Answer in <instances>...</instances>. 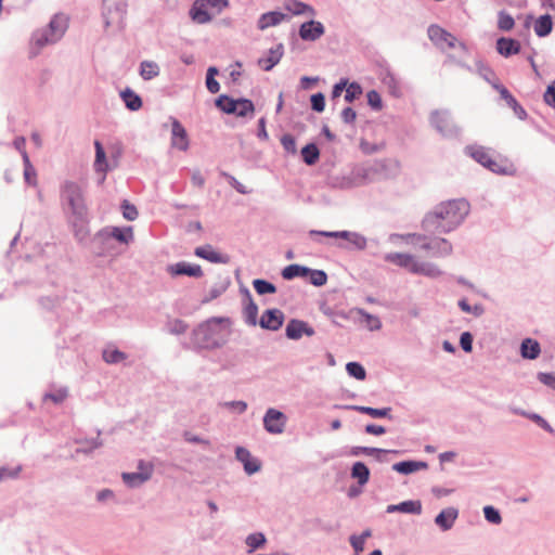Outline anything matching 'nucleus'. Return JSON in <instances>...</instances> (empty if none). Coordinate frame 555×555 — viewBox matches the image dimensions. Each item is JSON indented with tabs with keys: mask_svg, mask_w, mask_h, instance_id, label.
I'll return each mask as SVG.
<instances>
[{
	"mask_svg": "<svg viewBox=\"0 0 555 555\" xmlns=\"http://www.w3.org/2000/svg\"><path fill=\"white\" fill-rule=\"evenodd\" d=\"M537 378L543 385H545L552 389H555V374L540 372V373H538Z\"/></svg>",
	"mask_w": 555,
	"mask_h": 555,
	"instance_id": "obj_63",
	"label": "nucleus"
},
{
	"mask_svg": "<svg viewBox=\"0 0 555 555\" xmlns=\"http://www.w3.org/2000/svg\"><path fill=\"white\" fill-rule=\"evenodd\" d=\"M138 469L139 472L134 473H121V480L128 488H140L152 478L153 465L151 463L140 460L138 462Z\"/></svg>",
	"mask_w": 555,
	"mask_h": 555,
	"instance_id": "obj_8",
	"label": "nucleus"
},
{
	"mask_svg": "<svg viewBox=\"0 0 555 555\" xmlns=\"http://www.w3.org/2000/svg\"><path fill=\"white\" fill-rule=\"evenodd\" d=\"M281 144L286 153L292 155L297 153L296 140L292 134L286 133L282 135Z\"/></svg>",
	"mask_w": 555,
	"mask_h": 555,
	"instance_id": "obj_57",
	"label": "nucleus"
},
{
	"mask_svg": "<svg viewBox=\"0 0 555 555\" xmlns=\"http://www.w3.org/2000/svg\"><path fill=\"white\" fill-rule=\"evenodd\" d=\"M528 418L530 421H532L533 423H535L538 426H540L541 428H543L545 431L554 435L555 434V430L554 428L550 425V423L543 418L540 414L538 413H533L531 412L530 415H528Z\"/></svg>",
	"mask_w": 555,
	"mask_h": 555,
	"instance_id": "obj_60",
	"label": "nucleus"
},
{
	"mask_svg": "<svg viewBox=\"0 0 555 555\" xmlns=\"http://www.w3.org/2000/svg\"><path fill=\"white\" fill-rule=\"evenodd\" d=\"M362 94V87L353 81L346 87L345 101L348 103L353 102Z\"/></svg>",
	"mask_w": 555,
	"mask_h": 555,
	"instance_id": "obj_56",
	"label": "nucleus"
},
{
	"mask_svg": "<svg viewBox=\"0 0 555 555\" xmlns=\"http://www.w3.org/2000/svg\"><path fill=\"white\" fill-rule=\"evenodd\" d=\"M253 287L255 288L256 293L260 296L276 293V286L273 283L263 279H255L253 281Z\"/></svg>",
	"mask_w": 555,
	"mask_h": 555,
	"instance_id": "obj_47",
	"label": "nucleus"
},
{
	"mask_svg": "<svg viewBox=\"0 0 555 555\" xmlns=\"http://www.w3.org/2000/svg\"><path fill=\"white\" fill-rule=\"evenodd\" d=\"M346 371L349 376H351L358 380H363L366 377L365 369L359 362H348L346 364Z\"/></svg>",
	"mask_w": 555,
	"mask_h": 555,
	"instance_id": "obj_50",
	"label": "nucleus"
},
{
	"mask_svg": "<svg viewBox=\"0 0 555 555\" xmlns=\"http://www.w3.org/2000/svg\"><path fill=\"white\" fill-rule=\"evenodd\" d=\"M267 539L263 533L255 532L247 535L245 542L248 546V553H253L266 543Z\"/></svg>",
	"mask_w": 555,
	"mask_h": 555,
	"instance_id": "obj_49",
	"label": "nucleus"
},
{
	"mask_svg": "<svg viewBox=\"0 0 555 555\" xmlns=\"http://www.w3.org/2000/svg\"><path fill=\"white\" fill-rule=\"evenodd\" d=\"M188 327V324L180 319L169 320L166 323V328L168 333L172 335H181L186 332Z\"/></svg>",
	"mask_w": 555,
	"mask_h": 555,
	"instance_id": "obj_52",
	"label": "nucleus"
},
{
	"mask_svg": "<svg viewBox=\"0 0 555 555\" xmlns=\"http://www.w3.org/2000/svg\"><path fill=\"white\" fill-rule=\"evenodd\" d=\"M544 101L547 105L555 108V80L546 88Z\"/></svg>",
	"mask_w": 555,
	"mask_h": 555,
	"instance_id": "obj_64",
	"label": "nucleus"
},
{
	"mask_svg": "<svg viewBox=\"0 0 555 555\" xmlns=\"http://www.w3.org/2000/svg\"><path fill=\"white\" fill-rule=\"evenodd\" d=\"M469 209V203L464 198L442 202L425 215L422 228L430 234H448L463 223Z\"/></svg>",
	"mask_w": 555,
	"mask_h": 555,
	"instance_id": "obj_1",
	"label": "nucleus"
},
{
	"mask_svg": "<svg viewBox=\"0 0 555 555\" xmlns=\"http://www.w3.org/2000/svg\"><path fill=\"white\" fill-rule=\"evenodd\" d=\"M132 238L131 228H127L126 231L118 227L105 228L99 231L93 240L94 244L99 246V255H105L111 248L114 241L119 243L128 244Z\"/></svg>",
	"mask_w": 555,
	"mask_h": 555,
	"instance_id": "obj_6",
	"label": "nucleus"
},
{
	"mask_svg": "<svg viewBox=\"0 0 555 555\" xmlns=\"http://www.w3.org/2000/svg\"><path fill=\"white\" fill-rule=\"evenodd\" d=\"M289 15L280 11H270L259 16L257 27L259 30H264L269 27L276 26L284 21H289Z\"/></svg>",
	"mask_w": 555,
	"mask_h": 555,
	"instance_id": "obj_20",
	"label": "nucleus"
},
{
	"mask_svg": "<svg viewBox=\"0 0 555 555\" xmlns=\"http://www.w3.org/2000/svg\"><path fill=\"white\" fill-rule=\"evenodd\" d=\"M166 271L172 278L178 275H188L198 279L204 275L199 264L190 263L186 261H179L177 263L168 264Z\"/></svg>",
	"mask_w": 555,
	"mask_h": 555,
	"instance_id": "obj_13",
	"label": "nucleus"
},
{
	"mask_svg": "<svg viewBox=\"0 0 555 555\" xmlns=\"http://www.w3.org/2000/svg\"><path fill=\"white\" fill-rule=\"evenodd\" d=\"M242 293L245 298V307L243 309V317L245 323L249 326H256L258 324L257 315H258V306L254 301L251 294L248 288L244 287Z\"/></svg>",
	"mask_w": 555,
	"mask_h": 555,
	"instance_id": "obj_19",
	"label": "nucleus"
},
{
	"mask_svg": "<svg viewBox=\"0 0 555 555\" xmlns=\"http://www.w3.org/2000/svg\"><path fill=\"white\" fill-rule=\"evenodd\" d=\"M483 515L488 522L493 525H500L502 522V517L498 508L492 505H487L483 507Z\"/></svg>",
	"mask_w": 555,
	"mask_h": 555,
	"instance_id": "obj_54",
	"label": "nucleus"
},
{
	"mask_svg": "<svg viewBox=\"0 0 555 555\" xmlns=\"http://www.w3.org/2000/svg\"><path fill=\"white\" fill-rule=\"evenodd\" d=\"M413 274H421L427 278L436 279L442 275V271L439 267L428 261H417L413 264Z\"/></svg>",
	"mask_w": 555,
	"mask_h": 555,
	"instance_id": "obj_27",
	"label": "nucleus"
},
{
	"mask_svg": "<svg viewBox=\"0 0 555 555\" xmlns=\"http://www.w3.org/2000/svg\"><path fill=\"white\" fill-rule=\"evenodd\" d=\"M430 125L444 138H457L460 128L453 121L449 111H434L430 114Z\"/></svg>",
	"mask_w": 555,
	"mask_h": 555,
	"instance_id": "obj_7",
	"label": "nucleus"
},
{
	"mask_svg": "<svg viewBox=\"0 0 555 555\" xmlns=\"http://www.w3.org/2000/svg\"><path fill=\"white\" fill-rule=\"evenodd\" d=\"M367 179L369 170L364 167H357L350 172L328 175L325 184L332 189L348 190L365 184Z\"/></svg>",
	"mask_w": 555,
	"mask_h": 555,
	"instance_id": "obj_5",
	"label": "nucleus"
},
{
	"mask_svg": "<svg viewBox=\"0 0 555 555\" xmlns=\"http://www.w3.org/2000/svg\"><path fill=\"white\" fill-rule=\"evenodd\" d=\"M284 319L285 315L280 309H268L262 313L258 324L263 330L278 331L283 325Z\"/></svg>",
	"mask_w": 555,
	"mask_h": 555,
	"instance_id": "obj_16",
	"label": "nucleus"
},
{
	"mask_svg": "<svg viewBox=\"0 0 555 555\" xmlns=\"http://www.w3.org/2000/svg\"><path fill=\"white\" fill-rule=\"evenodd\" d=\"M169 119L171 121V146L185 152L190 145L186 130L177 118L170 117Z\"/></svg>",
	"mask_w": 555,
	"mask_h": 555,
	"instance_id": "obj_14",
	"label": "nucleus"
},
{
	"mask_svg": "<svg viewBox=\"0 0 555 555\" xmlns=\"http://www.w3.org/2000/svg\"><path fill=\"white\" fill-rule=\"evenodd\" d=\"M325 33L324 25L314 20H310L300 25L298 35L304 41H317Z\"/></svg>",
	"mask_w": 555,
	"mask_h": 555,
	"instance_id": "obj_15",
	"label": "nucleus"
},
{
	"mask_svg": "<svg viewBox=\"0 0 555 555\" xmlns=\"http://www.w3.org/2000/svg\"><path fill=\"white\" fill-rule=\"evenodd\" d=\"M353 312L358 313L359 315H361L363 318V321L365 322V325L370 331H378L382 328V321L379 320L378 317L366 312L362 308L351 309L350 313H353Z\"/></svg>",
	"mask_w": 555,
	"mask_h": 555,
	"instance_id": "obj_38",
	"label": "nucleus"
},
{
	"mask_svg": "<svg viewBox=\"0 0 555 555\" xmlns=\"http://www.w3.org/2000/svg\"><path fill=\"white\" fill-rule=\"evenodd\" d=\"M335 408L357 411V412H360L363 414H367L374 418H384V417H387L389 420L392 418V416L390 415L391 408H389V406L376 409V408L364 406V405H335Z\"/></svg>",
	"mask_w": 555,
	"mask_h": 555,
	"instance_id": "obj_21",
	"label": "nucleus"
},
{
	"mask_svg": "<svg viewBox=\"0 0 555 555\" xmlns=\"http://www.w3.org/2000/svg\"><path fill=\"white\" fill-rule=\"evenodd\" d=\"M60 197L62 205L75 221L83 222L86 220L88 209L82 188L77 182L64 181L60 188Z\"/></svg>",
	"mask_w": 555,
	"mask_h": 555,
	"instance_id": "obj_3",
	"label": "nucleus"
},
{
	"mask_svg": "<svg viewBox=\"0 0 555 555\" xmlns=\"http://www.w3.org/2000/svg\"><path fill=\"white\" fill-rule=\"evenodd\" d=\"M160 73L159 66L154 61H142L140 64V76L144 80H151Z\"/></svg>",
	"mask_w": 555,
	"mask_h": 555,
	"instance_id": "obj_41",
	"label": "nucleus"
},
{
	"mask_svg": "<svg viewBox=\"0 0 555 555\" xmlns=\"http://www.w3.org/2000/svg\"><path fill=\"white\" fill-rule=\"evenodd\" d=\"M459 511L454 507H447L442 509L435 518V524L442 530H450L455 519L457 518Z\"/></svg>",
	"mask_w": 555,
	"mask_h": 555,
	"instance_id": "obj_24",
	"label": "nucleus"
},
{
	"mask_svg": "<svg viewBox=\"0 0 555 555\" xmlns=\"http://www.w3.org/2000/svg\"><path fill=\"white\" fill-rule=\"evenodd\" d=\"M223 318H211L198 324L191 333V348L199 350H212L224 345L225 340L221 337L220 324Z\"/></svg>",
	"mask_w": 555,
	"mask_h": 555,
	"instance_id": "obj_2",
	"label": "nucleus"
},
{
	"mask_svg": "<svg viewBox=\"0 0 555 555\" xmlns=\"http://www.w3.org/2000/svg\"><path fill=\"white\" fill-rule=\"evenodd\" d=\"M427 35L430 41L441 50H444L446 46L451 49L456 47V37L438 25H430Z\"/></svg>",
	"mask_w": 555,
	"mask_h": 555,
	"instance_id": "obj_10",
	"label": "nucleus"
},
{
	"mask_svg": "<svg viewBox=\"0 0 555 555\" xmlns=\"http://www.w3.org/2000/svg\"><path fill=\"white\" fill-rule=\"evenodd\" d=\"M383 83L388 88L389 93L395 98H400L402 94L400 82L393 73L387 70L383 78Z\"/></svg>",
	"mask_w": 555,
	"mask_h": 555,
	"instance_id": "obj_39",
	"label": "nucleus"
},
{
	"mask_svg": "<svg viewBox=\"0 0 555 555\" xmlns=\"http://www.w3.org/2000/svg\"><path fill=\"white\" fill-rule=\"evenodd\" d=\"M428 464L423 461H402L392 465V469L399 474L409 475L417 470L426 469Z\"/></svg>",
	"mask_w": 555,
	"mask_h": 555,
	"instance_id": "obj_30",
	"label": "nucleus"
},
{
	"mask_svg": "<svg viewBox=\"0 0 555 555\" xmlns=\"http://www.w3.org/2000/svg\"><path fill=\"white\" fill-rule=\"evenodd\" d=\"M194 255L202 259L208 260L211 263L227 264L230 262L229 255L216 251L209 244L196 247L194 250Z\"/></svg>",
	"mask_w": 555,
	"mask_h": 555,
	"instance_id": "obj_18",
	"label": "nucleus"
},
{
	"mask_svg": "<svg viewBox=\"0 0 555 555\" xmlns=\"http://www.w3.org/2000/svg\"><path fill=\"white\" fill-rule=\"evenodd\" d=\"M346 230L343 231H319V230H310L309 236L313 238L315 242L320 243L321 241L317 237H331V238H344V234Z\"/></svg>",
	"mask_w": 555,
	"mask_h": 555,
	"instance_id": "obj_53",
	"label": "nucleus"
},
{
	"mask_svg": "<svg viewBox=\"0 0 555 555\" xmlns=\"http://www.w3.org/2000/svg\"><path fill=\"white\" fill-rule=\"evenodd\" d=\"M534 33L538 37H546L553 29V21L550 14L541 15L534 23Z\"/></svg>",
	"mask_w": 555,
	"mask_h": 555,
	"instance_id": "obj_37",
	"label": "nucleus"
},
{
	"mask_svg": "<svg viewBox=\"0 0 555 555\" xmlns=\"http://www.w3.org/2000/svg\"><path fill=\"white\" fill-rule=\"evenodd\" d=\"M236 112L237 117L251 116L255 112L254 103L249 99L241 98L236 100Z\"/></svg>",
	"mask_w": 555,
	"mask_h": 555,
	"instance_id": "obj_46",
	"label": "nucleus"
},
{
	"mask_svg": "<svg viewBox=\"0 0 555 555\" xmlns=\"http://www.w3.org/2000/svg\"><path fill=\"white\" fill-rule=\"evenodd\" d=\"M366 98H367L369 105L373 109H375V111H380L382 109L383 102H382L380 94L377 91H375V90L369 91L367 94H366Z\"/></svg>",
	"mask_w": 555,
	"mask_h": 555,
	"instance_id": "obj_62",
	"label": "nucleus"
},
{
	"mask_svg": "<svg viewBox=\"0 0 555 555\" xmlns=\"http://www.w3.org/2000/svg\"><path fill=\"white\" fill-rule=\"evenodd\" d=\"M386 512L387 513L400 512V513L418 515L422 513V503H421V501H412V500L403 501L399 504L388 505L386 508Z\"/></svg>",
	"mask_w": 555,
	"mask_h": 555,
	"instance_id": "obj_28",
	"label": "nucleus"
},
{
	"mask_svg": "<svg viewBox=\"0 0 555 555\" xmlns=\"http://www.w3.org/2000/svg\"><path fill=\"white\" fill-rule=\"evenodd\" d=\"M102 358L107 364H117L126 360L128 356L118 349L107 347L103 350Z\"/></svg>",
	"mask_w": 555,
	"mask_h": 555,
	"instance_id": "obj_43",
	"label": "nucleus"
},
{
	"mask_svg": "<svg viewBox=\"0 0 555 555\" xmlns=\"http://www.w3.org/2000/svg\"><path fill=\"white\" fill-rule=\"evenodd\" d=\"M94 147H95L94 170L96 172L102 173V177H101V179L99 181V183L101 184V183L104 182L105 176H106V172H107L106 154H105L104 147H103V145L101 144L100 141H95L94 142Z\"/></svg>",
	"mask_w": 555,
	"mask_h": 555,
	"instance_id": "obj_29",
	"label": "nucleus"
},
{
	"mask_svg": "<svg viewBox=\"0 0 555 555\" xmlns=\"http://www.w3.org/2000/svg\"><path fill=\"white\" fill-rule=\"evenodd\" d=\"M122 216L129 221H133L138 218V210L134 205L130 204L127 199L121 203Z\"/></svg>",
	"mask_w": 555,
	"mask_h": 555,
	"instance_id": "obj_59",
	"label": "nucleus"
},
{
	"mask_svg": "<svg viewBox=\"0 0 555 555\" xmlns=\"http://www.w3.org/2000/svg\"><path fill=\"white\" fill-rule=\"evenodd\" d=\"M493 87L499 91L501 98L506 102V104L514 111L515 115L524 120L527 118V113L524 107L517 102V100L513 96V94L502 85H493Z\"/></svg>",
	"mask_w": 555,
	"mask_h": 555,
	"instance_id": "obj_22",
	"label": "nucleus"
},
{
	"mask_svg": "<svg viewBox=\"0 0 555 555\" xmlns=\"http://www.w3.org/2000/svg\"><path fill=\"white\" fill-rule=\"evenodd\" d=\"M206 3L202 0H197L194 2L192 9L190 10V15L192 20L198 24H207L212 20V16L205 9Z\"/></svg>",
	"mask_w": 555,
	"mask_h": 555,
	"instance_id": "obj_31",
	"label": "nucleus"
},
{
	"mask_svg": "<svg viewBox=\"0 0 555 555\" xmlns=\"http://www.w3.org/2000/svg\"><path fill=\"white\" fill-rule=\"evenodd\" d=\"M309 272H310V268L301 266V264L293 263V264L285 267L282 270L281 274L284 280L289 281L295 278H306V276H308Z\"/></svg>",
	"mask_w": 555,
	"mask_h": 555,
	"instance_id": "obj_35",
	"label": "nucleus"
},
{
	"mask_svg": "<svg viewBox=\"0 0 555 555\" xmlns=\"http://www.w3.org/2000/svg\"><path fill=\"white\" fill-rule=\"evenodd\" d=\"M308 276H310V283L318 287L325 285L327 282V274L323 270L310 269Z\"/></svg>",
	"mask_w": 555,
	"mask_h": 555,
	"instance_id": "obj_55",
	"label": "nucleus"
},
{
	"mask_svg": "<svg viewBox=\"0 0 555 555\" xmlns=\"http://www.w3.org/2000/svg\"><path fill=\"white\" fill-rule=\"evenodd\" d=\"M311 108L317 113H322L325 108V96L322 92H318L310 98Z\"/></svg>",
	"mask_w": 555,
	"mask_h": 555,
	"instance_id": "obj_58",
	"label": "nucleus"
},
{
	"mask_svg": "<svg viewBox=\"0 0 555 555\" xmlns=\"http://www.w3.org/2000/svg\"><path fill=\"white\" fill-rule=\"evenodd\" d=\"M120 98L129 111H139L143 105L141 96L130 88L122 90L120 92Z\"/></svg>",
	"mask_w": 555,
	"mask_h": 555,
	"instance_id": "obj_33",
	"label": "nucleus"
},
{
	"mask_svg": "<svg viewBox=\"0 0 555 555\" xmlns=\"http://www.w3.org/2000/svg\"><path fill=\"white\" fill-rule=\"evenodd\" d=\"M385 261L398 267L408 269L412 273L413 264L416 262L413 255L403 253H388L384 257Z\"/></svg>",
	"mask_w": 555,
	"mask_h": 555,
	"instance_id": "obj_25",
	"label": "nucleus"
},
{
	"mask_svg": "<svg viewBox=\"0 0 555 555\" xmlns=\"http://www.w3.org/2000/svg\"><path fill=\"white\" fill-rule=\"evenodd\" d=\"M420 248L429 251L433 257L446 258L453 253L452 244L443 237H431L427 242L420 245Z\"/></svg>",
	"mask_w": 555,
	"mask_h": 555,
	"instance_id": "obj_9",
	"label": "nucleus"
},
{
	"mask_svg": "<svg viewBox=\"0 0 555 555\" xmlns=\"http://www.w3.org/2000/svg\"><path fill=\"white\" fill-rule=\"evenodd\" d=\"M23 163H24V178L27 184L35 185L36 184V170L31 165L28 154L26 151H23Z\"/></svg>",
	"mask_w": 555,
	"mask_h": 555,
	"instance_id": "obj_48",
	"label": "nucleus"
},
{
	"mask_svg": "<svg viewBox=\"0 0 555 555\" xmlns=\"http://www.w3.org/2000/svg\"><path fill=\"white\" fill-rule=\"evenodd\" d=\"M466 152L472 158H474L483 167L489 162V158H491L489 152L482 146H467Z\"/></svg>",
	"mask_w": 555,
	"mask_h": 555,
	"instance_id": "obj_44",
	"label": "nucleus"
},
{
	"mask_svg": "<svg viewBox=\"0 0 555 555\" xmlns=\"http://www.w3.org/2000/svg\"><path fill=\"white\" fill-rule=\"evenodd\" d=\"M301 157L306 165H314L320 157V151L314 143H309L301 149Z\"/></svg>",
	"mask_w": 555,
	"mask_h": 555,
	"instance_id": "obj_42",
	"label": "nucleus"
},
{
	"mask_svg": "<svg viewBox=\"0 0 555 555\" xmlns=\"http://www.w3.org/2000/svg\"><path fill=\"white\" fill-rule=\"evenodd\" d=\"M344 240L348 241L358 250H364L367 245L366 237L358 232L346 231Z\"/></svg>",
	"mask_w": 555,
	"mask_h": 555,
	"instance_id": "obj_45",
	"label": "nucleus"
},
{
	"mask_svg": "<svg viewBox=\"0 0 555 555\" xmlns=\"http://www.w3.org/2000/svg\"><path fill=\"white\" fill-rule=\"evenodd\" d=\"M67 17L63 14H55L46 28L39 29L33 35V43L42 49L47 44L57 42L65 34L68 23Z\"/></svg>",
	"mask_w": 555,
	"mask_h": 555,
	"instance_id": "obj_4",
	"label": "nucleus"
},
{
	"mask_svg": "<svg viewBox=\"0 0 555 555\" xmlns=\"http://www.w3.org/2000/svg\"><path fill=\"white\" fill-rule=\"evenodd\" d=\"M284 8L292 12L294 15H302L306 13L312 16L315 15V10L311 5L298 0H286Z\"/></svg>",
	"mask_w": 555,
	"mask_h": 555,
	"instance_id": "obj_36",
	"label": "nucleus"
},
{
	"mask_svg": "<svg viewBox=\"0 0 555 555\" xmlns=\"http://www.w3.org/2000/svg\"><path fill=\"white\" fill-rule=\"evenodd\" d=\"M236 100L230 98L227 94L219 95L216 101L215 105L217 108H219L221 112L229 114V115H235L236 112Z\"/></svg>",
	"mask_w": 555,
	"mask_h": 555,
	"instance_id": "obj_40",
	"label": "nucleus"
},
{
	"mask_svg": "<svg viewBox=\"0 0 555 555\" xmlns=\"http://www.w3.org/2000/svg\"><path fill=\"white\" fill-rule=\"evenodd\" d=\"M284 54V46L282 43L276 44L275 48H271L268 52L267 57H260L258 65L266 72L271 70L276 64L280 63Z\"/></svg>",
	"mask_w": 555,
	"mask_h": 555,
	"instance_id": "obj_23",
	"label": "nucleus"
},
{
	"mask_svg": "<svg viewBox=\"0 0 555 555\" xmlns=\"http://www.w3.org/2000/svg\"><path fill=\"white\" fill-rule=\"evenodd\" d=\"M540 344L531 338H526L520 345V354L524 359L534 360L540 356Z\"/></svg>",
	"mask_w": 555,
	"mask_h": 555,
	"instance_id": "obj_32",
	"label": "nucleus"
},
{
	"mask_svg": "<svg viewBox=\"0 0 555 555\" xmlns=\"http://www.w3.org/2000/svg\"><path fill=\"white\" fill-rule=\"evenodd\" d=\"M235 457L244 466L247 475H253L261 469V463L258 459L253 457L251 453L244 447H236Z\"/></svg>",
	"mask_w": 555,
	"mask_h": 555,
	"instance_id": "obj_17",
	"label": "nucleus"
},
{
	"mask_svg": "<svg viewBox=\"0 0 555 555\" xmlns=\"http://www.w3.org/2000/svg\"><path fill=\"white\" fill-rule=\"evenodd\" d=\"M496 50L501 55L509 57L520 52V43L516 39L501 37L496 40Z\"/></svg>",
	"mask_w": 555,
	"mask_h": 555,
	"instance_id": "obj_26",
	"label": "nucleus"
},
{
	"mask_svg": "<svg viewBox=\"0 0 555 555\" xmlns=\"http://www.w3.org/2000/svg\"><path fill=\"white\" fill-rule=\"evenodd\" d=\"M21 470H22L21 466H16V467L3 466V467H0V481H4V480H8V479L16 478L18 476V474L21 473Z\"/></svg>",
	"mask_w": 555,
	"mask_h": 555,
	"instance_id": "obj_61",
	"label": "nucleus"
},
{
	"mask_svg": "<svg viewBox=\"0 0 555 555\" xmlns=\"http://www.w3.org/2000/svg\"><path fill=\"white\" fill-rule=\"evenodd\" d=\"M315 331L306 321L291 319L285 327V335L288 339L299 340L304 335L313 336Z\"/></svg>",
	"mask_w": 555,
	"mask_h": 555,
	"instance_id": "obj_12",
	"label": "nucleus"
},
{
	"mask_svg": "<svg viewBox=\"0 0 555 555\" xmlns=\"http://www.w3.org/2000/svg\"><path fill=\"white\" fill-rule=\"evenodd\" d=\"M286 415L273 408L267 410L263 416V427L269 434H282L285 429Z\"/></svg>",
	"mask_w": 555,
	"mask_h": 555,
	"instance_id": "obj_11",
	"label": "nucleus"
},
{
	"mask_svg": "<svg viewBox=\"0 0 555 555\" xmlns=\"http://www.w3.org/2000/svg\"><path fill=\"white\" fill-rule=\"evenodd\" d=\"M515 21L511 14L502 10L498 14V28L502 31H509L513 29Z\"/></svg>",
	"mask_w": 555,
	"mask_h": 555,
	"instance_id": "obj_51",
	"label": "nucleus"
},
{
	"mask_svg": "<svg viewBox=\"0 0 555 555\" xmlns=\"http://www.w3.org/2000/svg\"><path fill=\"white\" fill-rule=\"evenodd\" d=\"M350 476L358 481L360 487H363L369 482L370 469L363 462H356L351 466Z\"/></svg>",
	"mask_w": 555,
	"mask_h": 555,
	"instance_id": "obj_34",
	"label": "nucleus"
}]
</instances>
